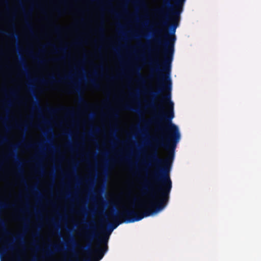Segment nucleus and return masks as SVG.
I'll use <instances>...</instances> for the list:
<instances>
[{
  "label": "nucleus",
  "instance_id": "1",
  "mask_svg": "<svg viewBox=\"0 0 261 261\" xmlns=\"http://www.w3.org/2000/svg\"><path fill=\"white\" fill-rule=\"evenodd\" d=\"M174 113H158L152 121L143 120L145 125L153 122L156 125V130L161 133L153 139L152 152L148 156L150 163L157 169L150 175V180L147 181L140 189L143 195H148L153 200L147 205L139 203L137 207L144 210L143 212L137 211L134 203L130 205L132 208L123 207L122 211H117L114 217L121 219L124 223H129L139 221L144 217L156 214L167 205L172 189V181L170 170L174 158L176 144L180 139L178 127L172 123Z\"/></svg>",
  "mask_w": 261,
  "mask_h": 261
},
{
  "label": "nucleus",
  "instance_id": "2",
  "mask_svg": "<svg viewBox=\"0 0 261 261\" xmlns=\"http://www.w3.org/2000/svg\"><path fill=\"white\" fill-rule=\"evenodd\" d=\"M83 223L86 229L84 233L85 240L91 243L93 240L96 239L98 243L94 250V254L97 261L100 260L108 250L109 235H106L105 232H103L102 236L98 237V234L95 231V222L94 220L89 222L85 221Z\"/></svg>",
  "mask_w": 261,
  "mask_h": 261
},
{
  "label": "nucleus",
  "instance_id": "3",
  "mask_svg": "<svg viewBox=\"0 0 261 261\" xmlns=\"http://www.w3.org/2000/svg\"><path fill=\"white\" fill-rule=\"evenodd\" d=\"M116 214V213L113 212L106 215L107 219L103 220V222L109 225V228L108 230V233H107L106 230H103L101 232V236H102L103 232H105L106 235H109V236L112 231L119 224L122 223H124L122 220H121V219H120L118 217H114L113 216V215Z\"/></svg>",
  "mask_w": 261,
  "mask_h": 261
},
{
  "label": "nucleus",
  "instance_id": "4",
  "mask_svg": "<svg viewBox=\"0 0 261 261\" xmlns=\"http://www.w3.org/2000/svg\"><path fill=\"white\" fill-rule=\"evenodd\" d=\"M58 110H62V111H66L70 115H72L73 114V112L72 110H71V109H69V108L64 107H62L59 109H51V108L47 109L48 112L50 114L55 113L57 112V111H58Z\"/></svg>",
  "mask_w": 261,
  "mask_h": 261
},
{
  "label": "nucleus",
  "instance_id": "5",
  "mask_svg": "<svg viewBox=\"0 0 261 261\" xmlns=\"http://www.w3.org/2000/svg\"><path fill=\"white\" fill-rule=\"evenodd\" d=\"M52 246L54 249V251L52 250L51 249H47L45 251H44L45 256H50V255H53V254H54V253L55 252H58V251H60L61 250L60 247L56 244H54V245H53Z\"/></svg>",
  "mask_w": 261,
  "mask_h": 261
},
{
  "label": "nucleus",
  "instance_id": "6",
  "mask_svg": "<svg viewBox=\"0 0 261 261\" xmlns=\"http://www.w3.org/2000/svg\"><path fill=\"white\" fill-rule=\"evenodd\" d=\"M39 81L43 84H52L53 83L57 82L58 81L56 80L55 77L53 75L48 76V80H45L44 79L39 80Z\"/></svg>",
  "mask_w": 261,
  "mask_h": 261
},
{
  "label": "nucleus",
  "instance_id": "7",
  "mask_svg": "<svg viewBox=\"0 0 261 261\" xmlns=\"http://www.w3.org/2000/svg\"><path fill=\"white\" fill-rule=\"evenodd\" d=\"M0 34L6 35V36L13 39H16L17 38L18 35L15 32L9 33L6 31L0 29Z\"/></svg>",
  "mask_w": 261,
  "mask_h": 261
},
{
  "label": "nucleus",
  "instance_id": "8",
  "mask_svg": "<svg viewBox=\"0 0 261 261\" xmlns=\"http://www.w3.org/2000/svg\"><path fill=\"white\" fill-rule=\"evenodd\" d=\"M69 89L71 90V92H80L81 89L79 84L76 83H72L70 86Z\"/></svg>",
  "mask_w": 261,
  "mask_h": 261
},
{
  "label": "nucleus",
  "instance_id": "9",
  "mask_svg": "<svg viewBox=\"0 0 261 261\" xmlns=\"http://www.w3.org/2000/svg\"><path fill=\"white\" fill-rule=\"evenodd\" d=\"M17 176H18V177H19L21 178V182L23 184H24L25 185H27L26 180L24 179V176H23V170L20 168L18 169V172Z\"/></svg>",
  "mask_w": 261,
  "mask_h": 261
},
{
  "label": "nucleus",
  "instance_id": "10",
  "mask_svg": "<svg viewBox=\"0 0 261 261\" xmlns=\"http://www.w3.org/2000/svg\"><path fill=\"white\" fill-rule=\"evenodd\" d=\"M7 156H8L9 158H15V159H16V162L18 165H20L21 162H20V161L19 159L18 158L17 155V154H16V153H15V152H9V153L7 154Z\"/></svg>",
  "mask_w": 261,
  "mask_h": 261
},
{
  "label": "nucleus",
  "instance_id": "11",
  "mask_svg": "<svg viewBox=\"0 0 261 261\" xmlns=\"http://www.w3.org/2000/svg\"><path fill=\"white\" fill-rule=\"evenodd\" d=\"M156 12L158 15L162 16L163 18H165L166 20L168 19L167 15L165 13L163 9H158L156 10Z\"/></svg>",
  "mask_w": 261,
  "mask_h": 261
},
{
  "label": "nucleus",
  "instance_id": "12",
  "mask_svg": "<svg viewBox=\"0 0 261 261\" xmlns=\"http://www.w3.org/2000/svg\"><path fill=\"white\" fill-rule=\"evenodd\" d=\"M88 82L95 88L99 89L100 87V85L97 83L94 80L90 79L88 81Z\"/></svg>",
  "mask_w": 261,
  "mask_h": 261
},
{
  "label": "nucleus",
  "instance_id": "13",
  "mask_svg": "<svg viewBox=\"0 0 261 261\" xmlns=\"http://www.w3.org/2000/svg\"><path fill=\"white\" fill-rule=\"evenodd\" d=\"M25 25H26L27 29L29 31V32L31 33V34L32 35H34V31L33 30V27H32V24L30 22L27 21L25 22Z\"/></svg>",
  "mask_w": 261,
  "mask_h": 261
},
{
  "label": "nucleus",
  "instance_id": "14",
  "mask_svg": "<svg viewBox=\"0 0 261 261\" xmlns=\"http://www.w3.org/2000/svg\"><path fill=\"white\" fill-rule=\"evenodd\" d=\"M20 64L24 69V73L26 74L28 73V68L26 66V63L25 61L23 59H21V61L19 62Z\"/></svg>",
  "mask_w": 261,
  "mask_h": 261
},
{
  "label": "nucleus",
  "instance_id": "15",
  "mask_svg": "<svg viewBox=\"0 0 261 261\" xmlns=\"http://www.w3.org/2000/svg\"><path fill=\"white\" fill-rule=\"evenodd\" d=\"M53 26L54 28V32L56 34H59L61 32L62 28L60 25L54 24Z\"/></svg>",
  "mask_w": 261,
  "mask_h": 261
},
{
  "label": "nucleus",
  "instance_id": "16",
  "mask_svg": "<svg viewBox=\"0 0 261 261\" xmlns=\"http://www.w3.org/2000/svg\"><path fill=\"white\" fill-rule=\"evenodd\" d=\"M123 108L125 110H126L132 111L137 113L139 112V109L133 108L132 107H130L127 105H124Z\"/></svg>",
  "mask_w": 261,
  "mask_h": 261
},
{
  "label": "nucleus",
  "instance_id": "17",
  "mask_svg": "<svg viewBox=\"0 0 261 261\" xmlns=\"http://www.w3.org/2000/svg\"><path fill=\"white\" fill-rule=\"evenodd\" d=\"M137 72H136V73L139 76V81L142 83H144V82H145L144 78L142 76L140 72H139V70H140V68L137 67Z\"/></svg>",
  "mask_w": 261,
  "mask_h": 261
},
{
  "label": "nucleus",
  "instance_id": "18",
  "mask_svg": "<svg viewBox=\"0 0 261 261\" xmlns=\"http://www.w3.org/2000/svg\"><path fill=\"white\" fill-rule=\"evenodd\" d=\"M34 108L37 109L39 111L41 110V107L38 101H35L33 102Z\"/></svg>",
  "mask_w": 261,
  "mask_h": 261
},
{
  "label": "nucleus",
  "instance_id": "19",
  "mask_svg": "<svg viewBox=\"0 0 261 261\" xmlns=\"http://www.w3.org/2000/svg\"><path fill=\"white\" fill-rule=\"evenodd\" d=\"M80 102L84 107H87L88 106L87 101L81 96L80 97Z\"/></svg>",
  "mask_w": 261,
  "mask_h": 261
},
{
  "label": "nucleus",
  "instance_id": "20",
  "mask_svg": "<svg viewBox=\"0 0 261 261\" xmlns=\"http://www.w3.org/2000/svg\"><path fill=\"white\" fill-rule=\"evenodd\" d=\"M31 190L33 192H34L35 193H36L39 196L41 195L40 191H39V190L38 189V188L36 187H32Z\"/></svg>",
  "mask_w": 261,
  "mask_h": 261
},
{
  "label": "nucleus",
  "instance_id": "21",
  "mask_svg": "<svg viewBox=\"0 0 261 261\" xmlns=\"http://www.w3.org/2000/svg\"><path fill=\"white\" fill-rule=\"evenodd\" d=\"M51 46H53V47L57 50L64 52L65 51L66 48L65 47H61L59 48H57L54 44H50Z\"/></svg>",
  "mask_w": 261,
  "mask_h": 261
},
{
  "label": "nucleus",
  "instance_id": "22",
  "mask_svg": "<svg viewBox=\"0 0 261 261\" xmlns=\"http://www.w3.org/2000/svg\"><path fill=\"white\" fill-rule=\"evenodd\" d=\"M6 245L8 246V248L5 247L3 248V250L4 252H5L6 251H7L8 250H11L13 249V248L11 246V244L6 243Z\"/></svg>",
  "mask_w": 261,
  "mask_h": 261
},
{
  "label": "nucleus",
  "instance_id": "23",
  "mask_svg": "<svg viewBox=\"0 0 261 261\" xmlns=\"http://www.w3.org/2000/svg\"><path fill=\"white\" fill-rule=\"evenodd\" d=\"M91 243H89L87 247H82L81 249L84 251H90L91 250Z\"/></svg>",
  "mask_w": 261,
  "mask_h": 261
},
{
  "label": "nucleus",
  "instance_id": "24",
  "mask_svg": "<svg viewBox=\"0 0 261 261\" xmlns=\"http://www.w3.org/2000/svg\"><path fill=\"white\" fill-rule=\"evenodd\" d=\"M23 146L27 148H33V147H35V144H25V143H24L23 144Z\"/></svg>",
  "mask_w": 261,
  "mask_h": 261
},
{
  "label": "nucleus",
  "instance_id": "25",
  "mask_svg": "<svg viewBox=\"0 0 261 261\" xmlns=\"http://www.w3.org/2000/svg\"><path fill=\"white\" fill-rule=\"evenodd\" d=\"M10 205H8V204L5 203V202H3L2 201H0V207L1 208H6V207H9Z\"/></svg>",
  "mask_w": 261,
  "mask_h": 261
},
{
  "label": "nucleus",
  "instance_id": "26",
  "mask_svg": "<svg viewBox=\"0 0 261 261\" xmlns=\"http://www.w3.org/2000/svg\"><path fill=\"white\" fill-rule=\"evenodd\" d=\"M72 261H91V260H90V259H81L76 255V256H75L74 259Z\"/></svg>",
  "mask_w": 261,
  "mask_h": 261
},
{
  "label": "nucleus",
  "instance_id": "27",
  "mask_svg": "<svg viewBox=\"0 0 261 261\" xmlns=\"http://www.w3.org/2000/svg\"><path fill=\"white\" fill-rule=\"evenodd\" d=\"M51 222L56 228L57 229L59 228V224L57 223L54 219H51Z\"/></svg>",
  "mask_w": 261,
  "mask_h": 261
},
{
  "label": "nucleus",
  "instance_id": "28",
  "mask_svg": "<svg viewBox=\"0 0 261 261\" xmlns=\"http://www.w3.org/2000/svg\"><path fill=\"white\" fill-rule=\"evenodd\" d=\"M33 58L36 60L37 62L39 64H43L44 61L42 60L39 59L38 58H36V57H33Z\"/></svg>",
  "mask_w": 261,
  "mask_h": 261
},
{
  "label": "nucleus",
  "instance_id": "29",
  "mask_svg": "<svg viewBox=\"0 0 261 261\" xmlns=\"http://www.w3.org/2000/svg\"><path fill=\"white\" fill-rule=\"evenodd\" d=\"M111 13L114 15L116 17H118L119 16V14L118 12H117L116 11L114 10H112L111 11Z\"/></svg>",
  "mask_w": 261,
  "mask_h": 261
},
{
  "label": "nucleus",
  "instance_id": "30",
  "mask_svg": "<svg viewBox=\"0 0 261 261\" xmlns=\"http://www.w3.org/2000/svg\"><path fill=\"white\" fill-rule=\"evenodd\" d=\"M103 28L102 27H99L98 29V31L101 34V36L102 37H104V35H103Z\"/></svg>",
  "mask_w": 261,
  "mask_h": 261
},
{
  "label": "nucleus",
  "instance_id": "31",
  "mask_svg": "<svg viewBox=\"0 0 261 261\" xmlns=\"http://www.w3.org/2000/svg\"><path fill=\"white\" fill-rule=\"evenodd\" d=\"M70 79V77L67 76H66L64 77H60L59 82H61V81L66 80H68V79Z\"/></svg>",
  "mask_w": 261,
  "mask_h": 261
},
{
  "label": "nucleus",
  "instance_id": "32",
  "mask_svg": "<svg viewBox=\"0 0 261 261\" xmlns=\"http://www.w3.org/2000/svg\"><path fill=\"white\" fill-rule=\"evenodd\" d=\"M68 243L71 245H74L75 244V242L74 238L73 237H71V239L69 240Z\"/></svg>",
  "mask_w": 261,
  "mask_h": 261
},
{
  "label": "nucleus",
  "instance_id": "33",
  "mask_svg": "<svg viewBox=\"0 0 261 261\" xmlns=\"http://www.w3.org/2000/svg\"><path fill=\"white\" fill-rule=\"evenodd\" d=\"M164 6H166L168 7H169L171 6V4L170 3L169 1H167L165 2Z\"/></svg>",
  "mask_w": 261,
  "mask_h": 261
},
{
  "label": "nucleus",
  "instance_id": "34",
  "mask_svg": "<svg viewBox=\"0 0 261 261\" xmlns=\"http://www.w3.org/2000/svg\"><path fill=\"white\" fill-rule=\"evenodd\" d=\"M29 87L31 89V90H32V93H33V95H34V96L36 97V96H35V94H34V91H33V85H29Z\"/></svg>",
  "mask_w": 261,
  "mask_h": 261
},
{
  "label": "nucleus",
  "instance_id": "35",
  "mask_svg": "<svg viewBox=\"0 0 261 261\" xmlns=\"http://www.w3.org/2000/svg\"><path fill=\"white\" fill-rule=\"evenodd\" d=\"M11 147L14 149V150H16L17 147V145H15V144H12L11 145Z\"/></svg>",
  "mask_w": 261,
  "mask_h": 261
},
{
  "label": "nucleus",
  "instance_id": "36",
  "mask_svg": "<svg viewBox=\"0 0 261 261\" xmlns=\"http://www.w3.org/2000/svg\"><path fill=\"white\" fill-rule=\"evenodd\" d=\"M4 105L6 106H10L11 105L10 102L9 101H5L4 102Z\"/></svg>",
  "mask_w": 261,
  "mask_h": 261
},
{
  "label": "nucleus",
  "instance_id": "37",
  "mask_svg": "<svg viewBox=\"0 0 261 261\" xmlns=\"http://www.w3.org/2000/svg\"><path fill=\"white\" fill-rule=\"evenodd\" d=\"M23 236H22V235H21V234L18 235V236H17V239H19V240H22V239H23Z\"/></svg>",
  "mask_w": 261,
  "mask_h": 261
},
{
  "label": "nucleus",
  "instance_id": "38",
  "mask_svg": "<svg viewBox=\"0 0 261 261\" xmlns=\"http://www.w3.org/2000/svg\"><path fill=\"white\" fill-rule=\"evenodd\" d=\"M63 59V58H61L59 59H53V61H54L55 62H57V61H58L59 60H62Z\"/></svg>",
  "mask_w": 261,
  "mask_h": 261
},
{
  "label": "nucleus",
  "instance_id": "39",
  "mask_svg": "<svg viewBox=\"0 0 261 261\" xmlns=\"http://www.w3.org/2000/svg\"><path fill=\"white\" fill-rule=\"evenodd\" d=\"M10 94L12 96H15V92L14 91H10Z\"/></svg>",
  "mask_w": 261,
  "mask_h": 261
},
{
  "label": "nucleus",
  "instance_id": "40",
  "mask_svg": "<svg viewBox=\"0 0 261 261\" xmlns=\"http://www.w3.org/2000/svg\"><path fill=\"white\" fill-rule=\"evenodd\" d=\"M155 32L156 34H160L161 33V30H158Z\"/></svg>",
  "mask_w": 261,
  "mask_h": 261
},
{
  "label": "nucleus",
  "instance_id": "41",
  "mask_svg": "<svg viewBox=\"0 0 261 261\" xmlns=\"http://www.w3.org/2000/svg\"><path fill=\"white\" fill-rule=\"evenodd\" d=\"M6 141H7V139L6 138H3V142H5Z\"/></svg>",
  "mask_w": 261,
  "mask_h": 261
},
{
  "label": "nucleus",
  "instance_id": "42",
  "mask_svg": "<svg viewBox=\"0 0 261 261\" xmlns=\"http://www.w3.org/2000/svg\"><path fill=\"white\" fill-rule=\"evenodd\" d=\"M38 167H40V168L41 169V170H43V168H42V165L40 164V165H38Z\"/></svg>",
  "mask_w": 261,
  "mask_h": 261
},
{
  "label": "nucleus",
  "instance_id": "43",
  "mask_svg": "<svg viewBox=\"0 0 261 261\" xmlns=\"http://www.w3.org/2000/svg\"><path fill=\"white\" fill-rule=\"evenodd\" d=\"M34 161H39V158L37 156L34 158Z\"/></svg>",
  "mask_w": 261,
  "mask_h": 261
},
{
  "label": "nucleus",
  "instance_id": "44",
  "mask_svg": "<svg viewBox=\"0 0 261 261\" xmlns=\"http://www.w3.org/2000/svg\"><path fill=\"white\" fill-rule=\"evenodd\" d=\"M163 24L164 25H167V22L166 21H165L163 22Z\"/></svg>",
  "mask_w": 261,
  "mask_h": 261
},
{
  "label": "nucleus",
  "instance_id": "45",
  "mask_svg": "<svg viewBox=\"0 0 261 261\" xmlns=\"http://www.w3.org/2000/svg\"><path fill=\"white\" fill-rule=\"evenodd\" d=\"M110 80H115V77H114V76H112V77H111L110 78Z\"/></svg>",
  "mask_w": 261,
  "mask_h": 261
},
{
  "label": "nucleus",
  "instance_id": "46",
  "mask_svg": "<svg viewBox=\"0 0 261 261\" xmlns=\"http://www.w3.org/2000/svg\"><path fill=\"white\" fill-rule=\"evenodd\" d=\"M68 146L69 148H71V147H72L71 144L70 143H69V144H68Z\"/></svg>",
  "mask_w": 261,
  "mask_h": 261
},
{
  "label": "nucleus",
  "instance_id": "47",
  "mask_svg": "<svg viewBox=\"0 0 261 261\" xmlns=\"http://www.w3.org/2000/svg\"><path fill=\"white\" fill-rule=\"evenodd\" d=\"M82 212H83V213H85V212H86V209H85V208H83V209L82 210Z\"/></svg>",
  "mask_w": 261,
  "mask_h": 261
},
{
  "label": "nucleus",
  "instance_id": "48",
  "mask_svg": "<svg viewBox=\"0 0 261 261\" xmlns=\"http://www.w3.org/2000/svg\"><path fill=\"white\" fill-rule=\"evenodd\" d=\"M32 245L34 246L36 248H38V246L37 245H36L35 244H32Z\"/></svg>",
  "mask_w": 261,
  "mask_h": 261
},
{
  "label": "nucleus",
  "instance_id": "49",
  "mask_svg": "<svg viewBox=\"0 0 261 261\" xmlns=\"http://www.w3.org/2000/svg\"><path fill=\"white\" fill-rule=\"evenodd\" d=\"M113 115L115 117H117V114L116 113H113Z\"/></svg>",
  "mask_w": 261,
  "mask_h": 261
},
{
  "label": "nucleus",
  "instance_id": "50",
  "mask_svg": "<svg viewBox=\"0 0 261 261\" xmlns=\"http://www.w3.org/2000/svg\"><path fill=\"white\" fill-rule=\"evenodd\" d=\"M56 11H57L58 13H60V10H59V9H56Z\"/></svg>",
  "mask_w": 261,
  "mask_h": 261
},
{
  "label": "nucleus",
  "instance_id": "51",
  "mask_svg": "<svg viewBox=\"0 0 261 261\" xmlns=\"http://www.w3.org/2000/svg\"><path fill=\"white\" fill-rule=\"evenodd\" d=\"M80 43L79 42H76L75 43V44H76V45H80Z\"/></svg>",
  "mask_w": 261,
  "mask_h": 261
},
{
  "label": "nucleus",
  "instance_id": "52",
  "mask_svg": "<svg viewBox=\"0 0 261 261\" xmlns=\"http://www.w3.org/2000/svg\"><path fill=\"white\" fill-rule=\"evenodd\" d=\"M140 46L142 47H144L145 46L142 44H140Z\"/></svg>",
  "mask_w": 261,
  "mask_h": 261
},
{
  "label": "nucleus",
  "instance_id": "53",
  "mask_svg": "<svg viewBox=\"0 0 261 261\" xmlns=\"http://www.w3.org/2000/svg\"><path fill=\"white\" fill-rule=\"evenodd\" d=\"M43 122H44V123H48V121H46V120H44V121H43Z\"/></svg>",
  "mask_w": 261,
  "mask_h": 261
},
{
  "label": "nucleus",
  "instance_id": "54",
  "mask_svg": "<svg viewBox=\"0 0 261 261\" xmlns=\"http://www.w3.org/2000/svg\"><path fill=\"white\" fill-rule=\"evenodd\" d=\"M82 70L83 71H84V72L85 71V69L83 67H82Z\"/></svg>",
  "mask_w": 261,
  "mask_h": 261
},
{
  "label": "nucleus",
  "instance_id": "55",
  "mask_svg": "<svg viewBox=\"0 0 261 261\" xmlns=\"http://www.w3.org/2000/svg\"><path fill=\"white\" fill-rule=\"evenodd\" d=\"M17 127L18 128L20 129V126L19 125H17Z\"/></svg>",
  "mask_w": 261,
  "mask_h": 261
},
{
  "label": "nucleus",
  "instance_id": "56",
  "mask_svg": "<svg viewBox=\"0 0 261 261\" xmlns=\"http://www.w3.org/2000/svg\"><path fill=\"white\" fill-rule=\"evenodd\" d=\"M36 258H34L31 261H36Z\"/></svg>",
  "mask_w": 261,
  "mask_h": 261
},
{
  "label": "nucleus",
  "instance_id": "57",
  "mask_svg": "<svg viewBox=\"0 0 261 261\" xmlns=\"http://www.w3.org/2000/svg\"><path fill=\"white\" fill-rule=\"evenodd\" d=\"M35 236H39V233H37L35 234Z\"/></svg>",
  "mask_w": 261,
  "mask_h": 261
},
{
  "label": "nucleus",
  "instance_id": "58",
  "mask_svg": "<svg viewBox=\"0 0 261 261\" xmlns=\"http://www.w3.org/2000/svg\"><path fill=\"white\" fill-rule=\"evenodd\" d=\"M28 53H29L30 54H32V51H29V52H28Z\"/></svg>",
  "mask_w": 261,
  "mask_h": 261
},
{
  "label": "nucleus",
  "instance_id": "59",
  "mask_svg": "<svg viewBox=\"0 0 261 261\" xmlns=\"http://www.w3.org/2000/svg\"><path fill=\"white\" fill-rule=\"evenodd\" d=\"M1 240L4 241V242H5V240H3V239H0V241H1Z\"/></svg>",
  "mask_w": 261,
  "mask_h": 261
},
{
  "label": "nucleus",
  "instance_id": "60",
  "mask_svg": "<svg viewBox=\"0 0 261 261\" xmlns=\"http://www.w3.org/2000/svg\"><path fill=\"white\" fill-rule=\"evenodd\" d=\"M114 50H115L116 51H117V49L115 48H114Z\"/></svg>",
  "mask_w": 261,
  "mask_h": 261
},
{
  "label": "nucleus",
  "instance_id": "61",
  "mask_svg": "<svg viewBox=\"0 0 261 261\" xmlns=\"http://www.w3.org/2000/svg\"><path fill=\"white\" fill-rule=\"evenodd\" d=\"M115 138H116V139L118 140V138H117V137H116V136H115Z\"/></svg>",
  "mask_w": 261,
  "mask_h": 261
},
{
  "label": "nucleus",
  "instance_id": "62",
  "mask_svg": "<svg viewBox=\"0 0 261 261\" xmlns=\"http://www.w3.org/2000/svg\"><path fill=\"white\" fill-rule=\"evenodd\" d=\"M28 14H27V13H25V15L26 16H28Z\"/></svg>",
  "mask_w": 261,
  "mask_h": 261
},
{
  "label": "nucleus",
  "instance_id": "63",
  "mask_svg": "<svg viewBox=\"0 0 261 261\" xmlns=\"http://www.w3.org/2000/svg\"><path fill=\"white\" fill-rule=\"evenodd\" d=\"M74 175H75V177H77V175L75 173Z\"/></svg>",
  "mask_w": 261,
  "mask_h": 261
},
{
  "label": "nucleus",
  "instance_id": "64",
  "mask_svg": "<svg viewBox=\"0 0 261 261\" xmlns=\"http://www.w3.org/2000/svg\"><path fill=\"white\" fill-rule=\"evenodd\" d=\"M21 8H22V9H23V6H21Z\"/></svg>",
  "mask_w": 261,
  "mask_h": 261
}]
</instances>
